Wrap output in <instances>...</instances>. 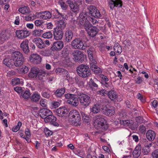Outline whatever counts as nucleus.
I'll list each match as a JSON object with an SVG mask.
<instances>
[{"instance_id":"27","label":"nucleus","mask_w":158,"mask_h":158,"mask_svg":"<svg viewBox=\"0 0 158 158\" xmlns=\"http://www.w3.org/2000/svg\"><path fill=\"white\" fill-rule=\"evenodd\" d=\"M39 69L37 68L33 67L31 69V72L29 73V77L31 78H37L38 73H39Z\"/></svg>"},{"instance_id":"5","label":"nucleus","mask_w":158,"mask_h":158,"mask_svg":"<svg viewBox=\"0 0 158 158\" xmlns=\"http://www.w3.org/2000/svg\"><path fill=\"white\" fill-rule=\"evenodd\" d=\"M77 75L83 78L89 77L91 75V72L88 65L81 64L78 65L76 69Z\"/></svg>"},{"instance_id":"58","label":"nucleus","mask_w":158,"mask_h":158,"mask_svg":"<svg viewBox=\"0 0 158 158\" xmlns=\"http://www.w3.org/2000/svg\"><path fill=\"white\" fill-rule=\"evenodd\" d=\"M42 96L47 98H49L50 96V93L48 92H42Z\"/></svg>"},{"instance_id":"7","label":"nucleus","mask_w":158,"mask_h":158,"mask_svg":"<svg viewBox=\"0 0 158 158\" xmlns=\"http://www.w3.org/2000/svg\"><path fill=\"white\" fill-rule=\"evenodd\" d=\"M12 58L15 60V65L16 67H19L23 64L25 59L23 54L18 51L13 52L11 54Z\"/></svg>"},{"instance_id":"16","label":"nucleus","mask_w":158,"mask_h":158,"mask_svg":"<svg viewBox=\"0 0 158 158\" xmlns=\"http://www.w3.org/2000/svg\"><path fill=\"white\" fill-rule=\"evenodd\" d=\"M28 41L27 40H25L20 44V47L21 49L24 53L26 54H28L30 52L28 45Z\"/></svg>"},{"instance_id":"34","label":"nucleus","mask_w":158,"mask_h":158,"mask_svg":"<svg viewBox=\"0 0 158 158\" xmlns=\"http://www.w3.org/2000/svg\"><path fill=\"white\" fill-rule=\"evenodd\" d=\"M64 96L65 98L66 99H69V100L74 101L78 100V97H76L77 95H76L75 94L68 93L67 94H65Z\"/></svg>"},{"instance_id":"51","label":"nucleus","mask_w":158,"mask_h":158,"mask_svg":"<svg viewBox=\"0 0 158 158\" xmlns=\"http://www.w3.org/2000/svg\"><path fill=\"white\" fill-rule=\"evenodd\" d=\"M153 86L157 93H158V79H153Z\"/></svg>"},{"instance_id":"17","label":"nucleus","mask_w":158,"mask_h":158,"mask_svg":"<svg viewBox=\"0 0 158 158\" xmlns=\"http://www.w3.org/2000/svg\"><path fill=\"white\" fill-rule=\"evenodd\" d=\"M53 31L54 38L56 40L61 39L63 37L64 33L63 31L58 29L57 28H54Z\"/></svg>"},{"instance_id":"55","label":"nucleus","mask_w":158,"mask_h":158,"mask_svg":"<svg viewBox=\"0 0 158 158\" xmlns=\"http://www.w3.org/2000/svg\"><path fill=\"white\" fill-rule=\"evenodd\" d=\"M21 71L24 74L27 73L28 71V67L25 65H23L21 69Z\"/></svg>"},{"instance_id":"2","label":"nucleus","mask_w":158,"mask_h":158,"mask_svg":"<svg viewBox=\"0 0 158 158\" xmlns=\"http://www.w3.org/2000/svg\"><path fill=\"white\" fill-rule=\"evenodd\" d=\"M94 48L90 47L87 51L89 58L90 61V67L92 70L95 73H102V70L96 65L97 62L94 56Z\"/></svg>"},{"instance_id":"36","label":"nucleus","mask_w":158,"mask_h":158,"mask_svg":"<svg viewBox=\"0 0 158 158\" xmlns=\"http://www.w3.org/2000/svg\"><path fill=\"white\" fill-rule=\"evenodd\" d=\"M38 73L37 78L39 80H42L43 79L44 77H45L46 74V71L42 69L39 70Z\"/></svg>"},{"instance_id":"56","label":"nucleus","mask_w":158,"mask_h":158,"mask_svg":"<svg viewBox=\"0 0 158 158\" xmlns=\"http://www.w3.org/2000/svg\"><path fill=\"white\" fill-rule=\"evenodd\" d=\"M102 83L103 85L107 88H109V87H111L112 83L110 82H102Z\"/></svg>"},{"instance_id":"64","label":"nucleus","mask_w":158,"mask_h":158,"mask_svg":"<svg viewBox=\"0 0 158 158\" xmlns=\"http://www.w3.org/2000/svg\"><path fill=\"white\" fill-rule=\"evenodd\" d=\"M88 19H89V22L92 23L94 24H96L98 23V22L95 19H94L91 17L90 16L89 18H88Z\"/></svg>"},{"instance_id":"30","label":"nucleus","mask_w":158,"mask_h":158,"mask_svg":"<svg viewBox=\"0 0 158 158\" xmlns=\"http://www.w3.org/2000/svg\"><path fill=\"white\" fill-rule=\"evenodd\" d=\"M40 14H44V15H40L41 18L44 19H49L52 16L50 12L48 11L40 12Z\"/></svg>"},{"instance_id":"63","label":"nucleus","mask_w":158,"mask_h":158,"mask_svg":"<svg viewBox=\"0 0 158 158\" xmlns=\"http://www.w3.org/2000/svg\"><path fill=\"white\" fill-rule=\"evenodd\" d=\"M100 77L102 79V82H107L109 81V79L107 76H105L103 74H100Z\"/></svg>"},{"instance_id":"32","label":"nucleus","mask_w":158,"mask_h":158,"mask_svg":"<svg viewBox=\"0 0 158 158\" xmlns=\"http://www.w3.org/2000/svg\"><path fill=\"white\" fill-rule=\"evenodd\" d=\"M108 96L109 98L111 100H113L117 98V93L114 90H110L108 93Z\"/></svg>"},{"instance_id":"11","label":"nucleus","mask_w":158,"mask_h":158,"mask_svg":"<svg viewBox=\"0 0 158 158\" xmlns=\"http://www.w3.org/2000/svg\"><path fill=\"white\" fill-rule=\"evenodd\" d=\"M17 37L19 39H23L29 36L30 35L29 31L26 28L21 30H17L15 32Z\"/></svg>"},{"instance_id":"50","label":"nucleus","mask_w":158,"mask_h":158,"mask_svg":"<svg viewBox=\"0 0 158 158\" xmlns=\"http://www.w3.org/2000/svg\"><path fill=\"white\" fill-rule=\"evenodd\" d=\"M12 84L14 85H19L20 84L21 81L20 79L18 78H15L13 79L12 80Z\"/></svg>"},{"instance_id":"59","label":"nucleus","mask_w":158,"mask_h":158,"mask_svg":"<svg viewBox=\"0 0 158 158\" xmlns=\"http://www.w3.org/2000/svg\"><path fill=\"white\" fill-rule=\"evenodd\" d=\"M152 157L153 158H158V149L153 151L152 153Z\"/></svg>"},{"instance_id":"60","label":"nucleus","mask_w":158,"mask_h":158,"mask_svg":"<svg viewBox=\"0 0 158 158\" xmlns=\"http://www.w3.org/2000/svg\"><path fill=\"white\" fill-rule=\"evenodd\" d=\"M142 150L143 154L147 155L150 152V149L144 146V148H143Z\"/></svg>"},{"instance_id":"1","label":"nucleus","mask_w":158,"mask_h":158,"mask_svg":"<svg viewBox=\"0 0 158 158\" xmlns=\"http://www.w3.org/2000/svg\"><path fill=\"white\" fill-rule=\"evenodd\" d=\"M87 10H88L87 12H83L81 13L79 17L80 24L87 30L89 29L92 26L91 24L88 21V19L90 16H88L87 14L97 19L100 18L102 16L99 11L94 6H88Z\"/></svg>"},{"instance_id":"22","label":"nucleus","mask_w":158,"mask_h":158,"mask_svg":"<svg viewBox=\"0 0 158 158\" xmlns=\"http://www.w3.org/2000/svg\"><path fill=\"white\" fill-rule=\"evenodd\" d=\"M73 33L72 31L69 29L67 30L65 33V40L67 42H70L73 37Z\"/></svg>"},{"instance_id":"57","label":"nucleus","mask_w":158,"mask_h":158,"mask_svg":"<svg viewBox=\"0 0 158 158\" xmlns=\"http://www.w3.org/2000/svg\"><path fill=\"white\" fill-rule=\"evenodd\" d=\"M34 15L30 14L28 16L25 17V19L27 21H31L33 20L34 19Z\"/></svg>"},{"instance_id":"26","label":"nucleus","mask_w":158,"mask_h":158,"mask_svg":"<svg viewBox=\"0 0 158 158\" xmlns=\"http://www.w3.org/2000/svg\"><path fill=\"white\" fill-rule=\"evenodd\" d=\"M56 72L58 74L63 75L66 78L69 77L67 71L64 69L58 68L56 70Z\"/></svg>"},{"instance_id":"40","label":"nucleus","mask_w":158,"mask_h":158,"mask_svg":"<svg viewBox=\"0 0 158 158\" xmlns=\"http://www.w3.org/2000/svg\"><path fill=\"white\" fill-rule=\"evenodd\" d=\"M114 49L115 52L118 53V54H120L122 51L121 46L118 43H117L116 45L114 46Z\"/></svg>"},{"instance_id":"48","label":"nucleus","mask_w":158,"mask_h":158,"mask_svg":"<svg viewBox=\"0 0 158 158\" xmlns=\"http://www.w3.org/2000/svg\"><path fill=\"white\" fill-rule=\"evenodd\" d=\"M67 102L68 103L75 107L77 106L79 104L78 100L74 101L68 100Z\"/></svg>"},{"instance_id":"19","label":"nucleus","mask_w":158,"mask_h":158,"mask_svg":"<svg viewBox=\"0 0 158 158\" xmlns=\"http://www.w3.org/2000/svg\"><path fill=\"white\" fill-rule=\"evenodd\" d=\"M109 3L110 8L112 10L115 6L121 7L123 5L122 2L121 0H117L115 1L110 0Z\"/></svg>"},{"instance_id":"13","label":"nucleus","mask_w":158,"mask_h":158,"mask_svg":"<svg viewBox=\"0 0 158 158\" xmlns=\"http://www.w3.org/2000/svg\"><path fill=\"white\" fill-rule=\"evenodd\" d=\"M30 61L35 64H40L41 61V58L37 54H33L31 55L29 57Z\"/></svg>"},{"instance_id":"12","label":"nucleus","mask_w":158,"mask_h":158,"mask_svg":"<svg viewBox=\"0 0 158 158\" xmlns=\"http://www.w3.org/2000/svg\"><path fill=\"white\" fill-rule=\"evenodd\" d=\"M11 34L8 30L2 31L0 34V44H2L5 40H8Z\"/></svg>"},{"instance_id":"3","label":"nucleus","mask_w":158,"mask_h":158,"mask_svg":"<svg viewBox=\"0 0 158 158\" xmlns=\"http://www.w3.org/2000/svg\"><path fill=\"white\" fill-rule=\"evenodd\" d=\"M96 117L97 118L94 123V127L95 129L98 130L96 133H101L102 132L106 130L108 126L106 124V121L102 115H97Z\"/></svg>"},{"instance_id":"61","label":"nucleus","mask_w":158,"mask_h":158,"mask_svg":"<svg viewBox=\"0 0 158 158\" xmlns=\"http://www.w3.org/2000/svg\"><path fill=\"white\" fill-rule=\"evenodd\" d=\"M50 50H45L42 52V54L44 56H48L50 55Z\"/></svg>"},{"instance_id":"20","label":"nucleus","mask_w":158,"mask_h":158,"mask_svg":"<svg viewBox=\"0 0 158 158\" xmlns=\"http://www.w3.org/2000/svg\"><path fill=\"white\" fill-rule=\"evenodd\" d=\"M33 42L35 43L36 46L39 48H43L46 47L45 43L40 38L37 37L33 39Z\"/></svg>"},{"instance_id":"35","label":"nucleus","mask_w":158,"mask_h":158,"mask_svg":"<svg viewBox=\"0 0 158 158\" xmlns=\"http://www.w3.org/2000/svg\"><path fill=\"white\" fill-rule=\"evenodd\" d=\"M101 108V106L98 103L93 106L92 112L94 114L97 113L100 111Z\"/></svg>"},{"instance_id":"28","label":"nucleus","mask_w":158,"mask_h":158,"mask_svg":"<svg viewBox=\"0 0 158 158\" xmlns=\"http://www.w3.org/2000/svg\"><path fill=\"white\" fill-rule=\"evenodd\" d=\"M141 146L140 145H138L135 148V150L133 152V155L135 157H138L141 153Z\"/></svg>"},{"instance_id":"21","label":"nucleus","mask_w":158,"mask_h":158,"mask_svg":"<svg viewBox=\"0 0 158 158\" xmlns=\"http://www.w3.org/2000/svg\"><path fill=\"white\" fill-rule=\"evenodd\" d=\"M86 30L87 31L88 35L92 37L96 36L99 31L98 29L96 26H93L90 29H89Z\"/></svg>"},{"instance_id":"53","label":"nucleus","mask_w":158,"mask_h":158,"mask_svg":"<svg viewBox=\"0 0 158 158\" xmlns=\"http://www.w3.org/2000/svg\"><path fill=\"white\" fill-rule=\"evenodd\" d=\"M61 8L63 10H66L68 8V6L63 2H59Z\"/></svg>"},{"instance_id":"4","label":"nucleus","mask_w":158,"mask_h":158,"mask_svg":"<svg viewBox=\"0 0 158 158\" xmlns=\"http://www.w3.org/2000/svg\"><path fill=\"white\" fill-rule=\"evenodd\" d=\"M69 122L71 125L75 126L80 125L81 118L77 110H71L69 113Z\"/></svg>"},{"instance_id":"29","label":"nucleus","mask_w":158,"mask_h":158,"mask_svg":"<svg viewBox=\"0 0 158 158\" xmlns=\"http://www.w3.org/2000/svg\"><path fill=\"white\" fill-rule=\"evenodd\" d=\"M65 92V88L62 87L58 89L54 92V94L57 97H60L62 96Z\"/></svg>"},{"instance_id":"14","label":"nucleus","mask_w":158,"mask_h":158,"mask_svg":"<svg viewBox=\"0 0 158 158\" xmlns=\"http://www.w3.org/2000/svg\"><path fill=\"white\" fill-rule=\"evenodd\" d=\"M64 46V44L62 41H57L54 42L51 49L54 51H58L61 50L63 48Z\"/></svg>"},{"instance_id":"62","label":"nucleus","mask_w":158,"mask_h":158,"mask_svg":"<svg viewBox=\"0 0 158 158\" xmlns=\"http://www.w3.org/2000/svg\"><path fill=\"white\" fill-rule=\"evenodd\" d=\"M14 90L18 93H21L22 94L23 90L21 87L17 86L14 88Z\"/></svg>"},{"instance_id":"24","label":"nucleus","mask_w":158,"mask_h":158,"mask_svg":"<svg viewBox=\"0 0 158 158\" xmlns=\"http://www.w3.org/2000/svg\"><path fill=\"white\" fill-rule=\"evenodd\" d=\"M64 20L63 19H62L61 20L57 21V26L55 28L63 31L66 27V23Z\"/></svg>"},{"instance_id":"18","label":"nucleus","mask_w":158,"mask_h":158,"mask_svg":"<svg viewBox=\"0 0 158 158\" xmlns=\"http://www.w3.org/2000/svg\"><path fill=\"white\" fill-rule=\"evenodd\" d=\"M40 116L44 120L52 114V112L51 110L45 108L41 109L40 111Z\"/></svg>"},{"instance_id":"39","label":"nucleus","mask_w":158,"mask_h":158,"mask_svg":"<svg viewBox=\"0 0 158 158\" xmlns=\"http://www.w3.org/2000/svg\"><path fill=\"white\" fill-rule=\"evenodd\" d=\"M40 98V96L38 94L35 93L32 94L31 97V101L34 102H36L38 101Z\"/></svg>"},{"instance_id":"49","label":"nucleus","mask_w":158,"mask_h":158,"mask_svg":"<svg viewBox=\"0 0 158 158\" xmlns=\"http://www.w3.org/2000/svg\"><path fill=\"white\" fill-rule=\"evenodd\" d=\"M22 125V123L20 121H19L17 125L12 128V131L15 132H17L20 129Z\"/></svg>"},{"instance_id":"52","label":"nucleus","mask_w":158,"mask_h":158,"mask_svg":"<svg viewBox=\"0 0 158 158\" xmlns=\"http://www.w3.org/2000/svg\"><path fill=\"white\" fill-rule=\"evenodd\" d=\"M94 80H96V79L95 78L93 80L92 78L89 81V85L91 87H97L98 86V85L95 82Z\"/></svg>"},{"instance_id":"37","label":"nucleus","mask_w":158,"mask_h":158,"mask_svg":"<svg viewBox=\"0 0 158 158\" xmlns=\"http://www.w3.org/2000/svg\"><path fill=\"white\" fill-rule=\"evenodd\" d=\"M56 118L54 115H51L50 116L47 117L45 120H44V122L46 123H51L54 122H56Z\"/></svg>"},{"instance_id":"41","label":"nucleus","mask_w":158,"mask_h":158,"mask_svg":"<svg viewBox=\"0 0 158 158\" xmlns=\"http://www.w3.org/2000/svg\"><path fill=\"white\" fill-rule=\"evenodd\" d=\"M60 55L62 57L67 58L68 56L69 52L66 48H64L60 53Z\"/></svg>"},{"instance_id":"38","label":"nucleus","mask_w":158,"mask_h":158,"mask_svg":"<svg viewBox=\"0 0 158 158\" xmlns=\"http://www.w3.org/2000/svg\"><path fill=\"white\" fill-rule=\"evenodd\" d=\"M19 11L20 12L23 14L28 13L30 12V9L27 6H24L23 7L20 8L19 9Z\"/></svg>"},{"instance_id":"54","label":"nucleus","mask_w":158,"mask_h":158,"mask_svg":"<svg viewBox=\"0 0 158 158\" xmlns=\"http://www.w3.org/2000/svg\"><path fill=\"white\" fill-rule=\"evenodd\" d=\"M44 132L47 136H50L52 134V132L49 130L48 128H45L44 129Z\"/></svg>"},{"instance_id":"47","label":"nucleus","mask_w":158,"mask_h":158,"mask_svg":"<svg viewBox=\"0 0 158 158\" xmlns=\"http://www.w3.org/2000/svg\"><path fill=\"white\" fill-rule=\"evenodd\" d=\"M79 6L76 3H74L73 7L70 8L71 10L74 12H77L79 10Z\"/></svg>"},{"instance_id":"10","label":"nucleus","mask_w":158,"mask_h":158,"mask_svg":"<svg viewBox=\"0 0 158 158\" xmlns=\"http://www.w3.org/2000/svg\"><path fill=\"white\" fill-rule=\"evenodd\" d=\"M101 109L103 114L110 116L113 115L115 113L114 107L113 106L103 105Z\"/></svg>"},{"instance_id":"9","label":"nucleus","mask_w":158,"mask_h":158,"mask_svg":"<svg viewBox=\"0 0 158 158\" xmlns=\"http://www.w3.org/2000/svg\"><path fill=\"white\" fill-rule=\"evenodd\" d=\"M84 41L80 39H75L72 42V46L74 48L84 50L86 48Z\"/></svg>"},{"instance_id":"8","label":"nucleus","mask_w":158,"mask_h":158,"mask_svg":"<svg viewBox=\"0 0 158 158\" xmlns=\"http://www.w3.org/2000/svg\"><path fill=\"white\" fill-rule=\"evenodd\" d=\"M73 59L76 62L82 63L84 60L85 55H84L83 52L77 50L73 51L72 53Z\"/></svg>"},{"instance_id":"33","label":"nucleus","mask_w":158,"mask_h":158,"mask_svg":"<svg viewBox=\"0 0 158 158\" xmlns=\"http://www.w3.org/2000/svg\"><path fill=\"white\" fill-rule=\"evenodd\" d=\"M120 123L125 126H131L133 125L134 122L131 119L122 120L120 121Z\"/></svg>"},{"instance_id":"6","label":"nucleus","mask_w":158,"mask_h":158,"mask_svg":"<svg viewBox=\"0 0 158 158\" xmlns=\"http://www.w3.org/2000/svg\"><path fill=\"white\" fill-rule=\"evenodd\" d=\"M77 97L81 105L84 108L86 107L91 103V100L90 97L82 92H77Z\"/></svg>"},{"instance_id":"31","label":"nucleus","mask_w":158,"mask_h":158,"mask_svg":"<svg viewBox=\"0 0 158 158\" xmlns=\"http://www.w3.org/2000/svg\"><path fill=\"white\" fill-rule=\"evenodd\" d=\"M55 17L56 18H59L61 19V18L63 19H66V17H67L66 15L65 14H62L60 13L58 10L55 9Z\"/></svg>"},{"instance_id":"42","label":"nucleus","mask_w":158,"mask_h":158,"mask_svg":"<svg viewBox=\"0 0 158 158\" xmlns=\"http://www.w3.org/2000/svg\"><path fill=\"white\" fill-rule=\"evenodd\" d=\"M109 100L106 98H101L98 101V103L102 107L103 105H106V104L108 103Z\"/></svg>"},{"instance_id":"25","label":"nucleus","mask_w":158,"mask_h":158,"mask_svg":"<svg viewBox=\"0 0 158 158\" xmlns=\"http://www.w3.org/2000/svg\"><path fill=\"white\" fill-rule=\"evenodd\" d=\"M3 64L9 67H12L15 65L14 59L6 58L3 61Z\"/></svg>"},{"instance_id":"45","label":"nucleus","mask_w":158,"mask_h":158,"mask_svg":"<svg viewBox=\"0 0 158 158\" xmlns=\"http://www.w3.org/2000/svg\"><path fill=\"white\" fill-rule=\"evenodd\" d=\"M22 95L24 98L27 99L30 97L31 95L30 90H26L23 92V94L22 93Z\"/></svg>"},{"instance_id":"23","label":"nucleus","mask_w":158,"mask_h":158,"mask_svg":"<svg viewBox=\"0 0 158 158\" xmlns=\"http://www.w3.org/2000/svg\"><path fill=\"white\" fill-rule=\"evenodd\" d=\"M156 133L155 132L152 130H148L146 134L147 139L149 141H153L156 137Z\"/></svg>"},{"instance_id":"15","label":"nucleus","mask_w":158,"mask_h":158,"mask_svg":"<svg viewBox=\"0 0 158 158\" xmlns=\"http://www.w3.org/2000/svg\"><path fill=\"white\" fill-rule=\"evenodd\" d=\"M67 110L65 107H61L55 110V112L58 116L65 117L67 114Z\"/></svg>"},{"instance_id":"44","label":"nucleus","mask_w":158,"mask_h":158,"mask_svg":"<svg viewBox=\"0 0 158 158\" xmlns=\"http://www.w3.org/2000/svg\"><path fill=\"white\" fill-rule=\"evenodd\" d=\"M43 32L42 30L36 29L33 31L32 35L35 36H40Z\"/></svg>"},{"instance_id":"43","label":"nucleus","mask_w":158,"mask_h":158,"mask_svg":"<svg viewBox=\"0 0 158 158\" xmlns=\"http://www.w3.org/2000/svg\"><path fill=\"white\" fill-rule=\"evenodd\" d=\"M81 114L83 121L86 123H88L89 122V117L85 113L81 112Z\"/></svg>"},{"instance_id":"46","label":"nucleus","mask_w":158,"mask_h":158,"mask_svg":"<svg viewBox=\"0 0 158 158\" xmlns=\"http://www.w3.org/2000/svg\"><path fill=\"white\" fill-rule=\"evenodd\" d=\"M52 34L50 32H47L43 34L42 37L45 39H50L52 37Z\"/></svg>"}]
</instances>
